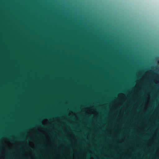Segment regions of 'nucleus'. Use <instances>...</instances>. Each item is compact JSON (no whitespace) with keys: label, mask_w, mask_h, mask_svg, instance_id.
Instances as JSON below:
<instances>
[{"label":"nucleus","mask_w":159,"mask_h":159,"mask_svg":"<svg viewBox=\"0 0 159 159\" xmlns=\"http://www.w3.org/2000/svg\"><path fill=\"white\" fill-rule=\"evenodd\" d=\"M37 124L39 126H40L43 127V128H45L47 126H44L43 124L41 123V122L38 121L37 123Z\"/></svg>","instance_id":"nucleus-1"},{"label":"nucleus","mask_w":159,"mask_h":159,"mask_svg":"<svg viewBox=\"0 0 159 159\" xmlns=\"http://www.w3.org/2000/svg\"><path fill=\"white\" fill-rule=\"evenodd\" d=\"M31 150L33 151L34 152H36V151L32 149H31Z\"/></svg>","instance_id":"nucleus-2"},{"label":"nucleus","mask_w":159,"mask_h":159,"mask_svg":"<svg viewBox=\"0 0 159 159\" xmlns=\"http://www.w3.org/2000/svg\"><path fill=\"white\" fill-rule=\"evenodd\" d=\"M43 117L45 118H48V116H44Z\"/></svg>","instance_id":"nucleus-3"},{"label":"nucleus","mask_w":159,"mask_h":159,"mask_svg":"<svg viewBox=\"0 0 159 159\" xmlns=\"http://www.w3.org/2000/svg\"><path fill=\"white\" fill-rule=\"evenodd\" d=\"M40 135L41 136H42V135H43V134H42L40 133Z\"/></svg>","instance_id":"nucleus-4"},{"label":"nucleus","mask_w":159,"mask_h":159,"mask_svg":"<svg viewBox=\"0 0 159 159\" xmlns=\"http://www.w3.org/2000/svg\"><path fill=\"white\" fill-rule=\"evenodd\" d=\"M11 139V141H13L14 140L12 139Z\"/></svg>","instance_id":"nucleus-5"},{"label":"nucleus","mask_w":159,"mask_h":159,"mask_svg":"<svg viewBox=\"0 0 159 159\" xmlns=\"http://www.w3.org/2000/svg\"><path fill=\"white\" fill-rule=\"evenodd\" d=\"M27 146L28 147H29V146L28 144H27Z\"/></svg>","instance_id":"nucleus-6"}]
</instances>
